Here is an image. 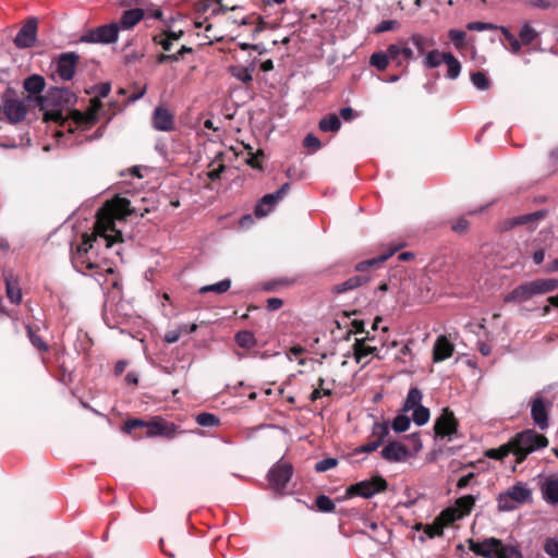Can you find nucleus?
Instances as JSON below:
<instances>
[{
	"instance_id": "51",
	"label": "nucleus",
	"mask_w": 558,
	"mask_h": 558,
	"mask_svg": "<svg viewBox=\"0 0 558 558\" xmlns=\"http://www.w3.org/2000/svg\"><path fill=\"white\" fill-rule=\"evenodd\" d=\"M499 25L487 22H470L466 24V29L472 32H484V31H499Z\"/></svg>"
},
{
	"instance_id": "27",
	"label": "nucleus",
	"mask_w": 558,
	"mask_h": 558,
	"mask_svg": "<svg viewBox=\"0 0 558 558\" xmlns=\"http://www.w3.org/2000/svg\"><path fill=\"white\" fill-rule=\"evenodd\" d=\"M46 86L45 78L39 74H33L25 78L23 83L24 89L32 94V95H38L40 94Z\"/></svg>"
},
{
	"instance_id": "18",
	"label": "nucleus",
	"mask_w": 558,
	"mask_h": 558,
	"mask_svg": "<svg viewBox=\"0 0 558 558\" xmlns=\"http://www.w3.org/2000/svg\"><path fill=\"white\" fill-rule=\"evenodd\" d=\"M177 425L174 423L167 422L165 420H153L148 426V432H144L143 435H138V437H167L173 438L177 432Z\"/></svg>"
},
{
	"instance_id": "33",
	"label": "nucleus",
	"mask_w": 558,
	"mask_h": 558,
	"mask_svg": "<svg viewBox=\"0 0 558 558\" xmlns=\"http://www.w3.org/2000/svg\"><path fill=\"white\" fill-rule=\"evenodd\" d=\"M390 62H392V59L387 49L385 51H376L369 58V64L378 71L386 70Z\"/></svg>"
},
{
	"instance_id": "61",
	"label": "nucleus",
	"mask_w": 558,
	"mask_h": 558,
	"mask_svg": "<svg viewBox=\"0 0 558 558\" xmlns=\"http://www.w3.org/2000/svg\"><path fill=\"white\" fill-rule=\"evenodd\" d=\"M424 532L429 538H434L442 534V527L440 525H427Z\"/></svg>"
},
{
	"instance_id": "58",
	"label": "nucleus",
	"mask_w": 558,
	"mask_h": 558,
	"mask_svg": "<svg viewBox=\"0 0 558 558\" xmlns=\"http://www.w3.org/2000/svg\"><path fill=\"white\" fill-rule=\"evenodd\" d=\"M50 94L52 97L64 98L65 102H70L75 97L68 88H54Z\"/></svg>"
},
{
	"instance_id": "60",
	"label": "nucleus",
	"mask_w": 558,
	"mask_h": 558,
	"mask_svg": "<svg viewBox=\"0 0 558 558\" xmlns=\"http://www.w3.org/2000/svg\"><path fill=\"white\" fill-rule=\"evenodd\" d=\"M181 337V331L178 329L169 330L163 336V341L167 343H174Z\"/></svg>"
},
{
	"instance_id": "1",
	"label": "nucleus",
	"mask_w": 558,
	"mask_h": 558,
	"mask_svg": "<svg viewBox=\"0 0 558 558\" xmlns=\"http://www.w3.org/2000/svg\"><path fill=\"white\" fill-rule=\"evenodd\" d=\"M130 214V201L121 197L107 203L97 214L95 235H84L71 255V263L78 272L94 277L99 283L105 274L112 272L105 258L98 256L97 250L100 245L110 248L122 241V232L117 229L116 220H124Z\"/></svg>"
},
{
	"instance_id": "17",
	"label": "nucleus",
	"mask_w": 558,
	"mask_h": 558,
	"mask_svg": "<svg viewBox=\"0 0 558 558\" xmlns=\"http://www.w3.org/2000/svg\"><path fill=\"white\" fill-rule=\"evenodd\" d=\"M151 125L157 131H172L174 128V116L166 107H156L151 116Z\"/></svg>"
},
{
	"instance_id": "26",
	"label": "nucleus",
	"mask_w": 558,
	"mask_h": 558,
	"mask_svg": "<svg viewBox=\"0 0 558 558\" xmlns=\"http://www.w3.org/2000/svg\"><path fill=\"white\" fill-rule=\"evenodd\" d=\"M423 393L417 387H411L402 405V412L408 413L421 407Z\"/></svg>"
},
{
	"instance_id": "63",
	"label": "nucleus",
	"mask_w": 558,
	"mask_h": 558,
	"mask_svg": "<svg viewBox=\"0 0 558 558\" xmlns=\"http://www.w3.org/2000/svg\"><path fill=\"white\" fill-rule=\"evenodd\" d=\"M339 114L344 121H350L356 116L351 107L341 108Z\"/></svg>"
},
{
	"instance_id": "15",
	"label": "nucleus",
	"mask_w": 558,
	"mask_h": 558,
	"mask_svg": "<svg viewBox=\"0 0 558 558\" xmlns=\"http://www.w3.org/2000/svg\"><path fill=\"white\" fill-rule=\"evenodd\" d=\"M458 422L454 414L449 409H444L439 417L435 421L434 429L436 435L451 438L457 433Z\"/></svg>"
},
{
	"instance_id": "48",
	"label": "nucleus",
	"mask_w": 558,
	"mask_h": 558,
	"mask_svg": "<svg viewBox=\"0 0 558 558\" xmlns=\"http://www.w3.org/2000/svg\"><path fill=\"white\" fill-rule=\"evenodd\" d=\"M472 84L480 90H486L489 88V80L485 73L478 71L471 74Z\"/></svg>"
},
{
	"instance_id": "31",
	"label": "nucleus",
	"mask_w": 558,
	"mask_h": 558,
	"mask_svg": "<svg viewBox=\"0 0 558 558\" xmlns=\"http://www.w3.org/2000/svg\"><path fill=\"white\" fill-rule=\"evenodd\" d=\"M318 126L322 132H338L341 128V121L339 116L330 113L319 121Z\"/></svg>"
},
{
	"instance_id": "9",
	"label": "nucleus",
	"mask_w": 558,
	"mask_h": 558,
	"mask_svg": "<svg viewBox=\"0 0 558 558\" xmlns=\"http://www.w3.org/2000/svg\"><path fill=\"white\" fill-rule=\"evenodd\" d=\"M289 190L290 183H283L276 192L264 195L255 205L254 215L257 218L267 216Z\"/></svg>"
},
{
	"instance_id": "49",
	"label": "nucleus",
	"mask_w": 558,
	"mask_h": 558,
	"mask_svg": "<svg viewBox=\"0 0 558 558\" xmlns=\"http://www.w3.org/2000/svg\"><path fill=\"white\" fill-rule=\"evenodd\" d=\"M316 507L322 512H332L335 510V502L331 498L326 495H319L316 497Z\"/></svg>"
},
{
	"instance_id": "19",
	"label": "nucleus",
	"mask_w": 558,
	"mask_h": 558,
	"mask_svg": "<svg viewBox=\"0 0 558 558\" xmlns=\"http://www.w3.org/2000/svg\"><path fill=\"white\" fill-rule=\"evenodd\" d=\"M381 457L389 462H401L410 457L407 446L399 441H389L381 450Z\"/></svg>"
},
{
	"instance_id": "40",
	"label": "nucleus",
	"mask_w": 558,
	"mask_h": 558,
	"mask_svg": "<svg viewBox=\"0 0 558 558\" xmlns=\"http://www.w3.org/2000/svg\"><path fill=\"white\" fill-rule=\"evenodd\" d=\"M445 61V52H440L438 50H432L427 52L424 58V65L428 69H435L439 66Z\"/></svg>"
},
{
	"instance_id": "34",
	"label": "nucleus",
	"mask_w": 558,
	"mask_h": 558,
	"mask_svg": "<svg viewBox=\"0 0 558 558\" xmlns=\"http://www.w3.org/2000/svg\"><path fill=\"white\" fill-rule=\"evenodd\" d=\"M545 215H546L545 210H536V211L531 213V214L521 215V216H519L517 218H513L510 221V227L533 223L535 221H538V220L543 219L545 217Z\"/></svg>"
},
{
	"instance_id": "20",
	"label": "nucleus",
	"mask_w": 558,
	"mask_h": 558,
	"mask_svg": "<svg viewBox=\"0 0 558 558\" xmlns=\"http://www.w3.org/2000/svg\"><path fill=\"white\" fill-rule=\"evenodd\" d=\"M145 16V12L143 9L134 8L124 11L118 22V29L120 31H129L132 29L136 24H138Z\"/></svg>"
},
{
	"instance_id": "28",
	"label": "nucleus",
	"mask_w": 558,
	"mask_h": 558,
	"mask_svg": "<svg viewBox=\"0 0 558 558\" xmlns=\"http://www.w3.org/2000/svg\"><path fill=\"white\" fill-rule=\"evenodd\" d=\"M368 281V277L365 275H356L352 276L340 284H337L335 291L337 293H342L349 290H353Z\"/></svg>"
},
{
	"instance_id": "50",
	"label": "nucleus",
	"mask_w": 558,
	"mask_h": 558,
	"mask_svg": "<svg viewBox=\"0 0 558 558\" xmlns=\"http://www.w3.org/2000/svg\"><path fill=\"white\" fill-rule=\"evenodd\" d=\"M448 37L453 43L457 49H462L465 46V32L453 28L448 32Z\"/></svg>"
},
{
	"instance_id": "13",
	"label": "nucleus",
	"mask_w": 558,
	"mask_h": 558,
	"mask_svg": "<svg viewBox=\"0 0 558 558\" xmlns=\"http://www.w3.org/2000/svg\"><path fill=\"white\" fill-rule=\"evenodd\" d=\"M469 549L476 556L484 558H494L496 549L501 546V539L496 537H486L483 541L468 539Z\"/></svg>"
},
{
	"instance_id": "24",
	"label": "nucleus",
	"mask_w": 558,
	"mask_h": 558,
	"mask_svg": "<svg viewBox=\"0 0 558 558\" xmlns=\"http://www.w3.org/2000/svg\"><path fill=\"white\" fill-rule=\"evenodd\" d=\"M507 494L513 501L517 502V507L529 501L532 497L531 490L526 487V485L522 483H517L513 485L507 490Z\"/></svg>"
},
{
	"instance_id": "38",
	"label": "nucleus",
	"mask_w": 558,
	"mask_h": 558,
	"mask_svg": "<svg viewBox=\"0 0 558 558\" xmlns=\"http://www.w3.org/2000/svg\"><path fill=\"white\" fill-rule=\"evenodd\" d=\"M408 41L409 44L411 43L416 48L420 54L423 53L427 47L433 46L435 44L432 38H428L420 33L412 34Z\"/></svg>"
},
{
	"instance_id": "59",
	"label": "nucleus",
	"mask_w": 558,
	"mask_h": 558,
	"mask_svg": "<svg viewBox=\"0 0 558 558\" xmlns=\"http://www.w3.org/2000/svg\"><path fill=\"white\" fill-rule=\"evenodd\" d=\"M380 445L375 440L371 439L367 444L357 447L355 453H369L378 449Z\"/></svg>"
},
{
	"instance_id": "11",
	"label": "nucleus",
	"mask_w": 558,
	"mask_h": 558,
	"mask_svg": "<svg viewBox=\"0 0 558 558\" xmlns=\"http://www.w3.org/2000/svg\"><path fill=\"white\" fill-rule=\"evenodd\" d=\"M550 405V401L543 396H536L531 402L532 420L541 430L548 428V410Z\"/></svg>"
},
{
	"instance_id": "7",
	"label": "nucleus",
	"mask_w": 558,
	"mask_h": 558,
	"mask_svg": "<svg viewBox=\"0 0 558 558\" xmlns=\"http://www.w3.org/2000/svg\"><path fill=\"white\" fill-rule=\"evenodd\" d=\"M119 29L114 22L86 29L78 43L109 45L118 41Z\"/></svg>"
},
{
	"instance_id": "43",
	"label": "nucleus",
	"mask_w": 558,
	"mask_h": 558,
	"mask_svg": "<svg viewBox=\"0 0 558 558\" xmlns=\"http://www.w3.org/2000/svg\"><path fill=\"white\" fill-rule=\"evenodd\" d=\"M410 424H411V420L408 415L398 414L391 423V428L396 433H403L410 427Z\"/></svg>"
},
{
	"instance_id": "22",
	"label": "nucleus",
	"mask_w": 558,
	"mask_h": 558,
	"mask_svg": "<svg viewBox=\"0 0 558 558\" xmlns=\"http://www.w3.org/2000/svg\"><path fill=\"white\" fill-rule=\"evenodd\" d=\"M542 496L547 504L558 505V475H550L545 478L542 485Z\"/></svg>"
},
{
	"instance_id": "57",
	"label": "nucleus",
	"mask_w": 558,
	"mask_h": 558,
	"mask_svg": "<svg viewBox=\"0 0 558 558\" xmlns=\"http://www.w3.org/2000/svg\"><path fill=\"white\" fill-rule=\"evenodd\" d=\"M154 41L162 47L163 50L169 51L172 46V40L169 35L160 34L154 37Z\"/></svg>"
},
{
	"instance_id": "25",
	"label": "nucleus",
	"mask_w": 558,
	"mask_h": 558,
	"mask_svg": "<svg viewBox=\"0 0 558 558\" xmlns=\"http://www.w3.org/2000/svg\"><path fill=\"white\" fill-rule=\"evenodd\" d=\"M4 281L8 299L13 304H20L22 301V291L16 279L12 275H7Z\"/></svg>"
},
{
	"instance_id": "30",
	"label": "nucleus",
	"mask_w": 558,
	"mask_h": 558,
	"mask_svg": "<svg viewBox=\"0 0 558 558\" xmlns=\"http://www.w3.org/2000/svg\"><path fill=\"white\" fill-rule=\"evenodd\" d=\"M444 63L447 65L446 76L449 80H456L461 73V63L460 61L451 53L445 52V61Z\"/></svg>"
},
{
	"instance_id": "42",
	"label": "nucleus",
	"mask_w": 558,
	"mask_h": 558,
	"mask_svg": "<svg viewBox=\"0 0 558 558\" xmlns=\"http://www.w3.org/2000/svg\"><path fill=\"white\" fill-rule=\"evenodd\" d=\"M509 453H512V449L510 444L508 442L506 445L500 446L499 448H493L487 450L486 457L490 459L502 460L504 458L509 456Z\"/></svg>"
},
{
	"instance_id": "54",
	"label": "nucleus",
	"mask_w": 558,
	"mask_h": 558,
	"mask_svg": "<svg viewBox=\"0 0 558 558\" xmlns=\"http://www.w3.org/2000/svg\"><path fill=\"white\" fill-rule=\"evenodd\" d=\"M533 8L541 10L555 9L558 7V0H530Z\"/></svg>"
},
{
	"instance_id": "10",
	"label": "nucleus",
	"mask_w": 558,
	"mask_h": 558,
	"mask_svg": "<svg viewBox=\"0 0 558 558\" xmlns=\"http://www.w3.org/2000/svg\"><path fill=\"white\" fill-rule=\"evenodd\" d=\"M80 56L74 52L61 53L54 63V71L62 81H70L75 75Z\"/></svg>"
},
{
	"instance_id": "41",
	"label": "nucleus",
	"mask_w": 558,
	"mask_h": 558,
	"mask_svg": "<svg viewBox=\"0 0 558 558\" xmlns=\"http://www.w3.org/2000/svg\"><path fill=\"white\" fill-rule=\"evenodd\" d=\"M430 417L429 409L426 407H416V409L413 410L412 413V420L417 426L425 425Z\"/></svg>"
},
{
	"instance_id": "29",
	"label": "nucleus",
	"mask_w": 558,
	"mask_h": 558,
	"mask_svg": "<svg viewBox=\"0 0 558 558\" xmlns=\"http://www.w3.org/2000/svg\"><path fill=\"white\" fill-rule=\"evenodd\" d=\"M364 341V339H356L354 343V357L356 362L361 363L363 359L368 356L369 354H376L378 359H381V356L377 354V348L365 345Z\"/></svg>"
},
{
	"instance_id": "53",
	"label": "nucleus",
	"mask_w": 558,
	"mask_h": 558,
	"mask_svg": "<svg viewBox=\"0 0 558 558\" xmlns=\"http://www.w3.org/2000/svg\"><path fill=\"white\" fill-rule=\"evenodd\" d=\"M338 464V460L336 458H325L320 461H318L315 464V471L316 472H326L332 468H335Z\"/></svg>"
},
{
	"instance_id": "56",
	"label": "nucleus",
	"mask_w": 558,
	"mask_h": 558,
	"mask_svg": "<svg viewBox=\"0 0 558 558\" xmlns=\"http://www.w3.org/2000/svg\"><path fill=\"white\" fill-rule=\"evenodd\" d=\"M303 145L311 150H318L322 146L320 141L314 134H307L303 141Z\"/></svg>"
},
{
	"instance_id": "21",
	"label": "nucleus",
	"mask_w": 558,
	"mask_h": 558,
	"mask_svg": "<svg viewBox=\"0 0 558 558\" xmlns=\"http://www.w3.org/2000/svg\"><path fill=\"white\" fill-rule=\"evenodd\" d=\"M454 347L446 336H439L433 348V361L435 363L449 359L453 353Z\"/></svg>"
},
{
	"instance_id": "64",
	"label": "nucleus",
	"mask_w": 558,
	"mask_h": 558,
	"mask_svg": "<svg viewBox=\"0 0 558 558\" xmlns=\"http://www.w3.org/2000/svg\"><path fill=\"white\" fill-rule=\"evenodd\" d=\"M238 80H240L242 83H250L253 80L252 73L247 69L241 70L238 74H235Z\"/></svg>"
},
{
	"instance_id": "23",
	"label": "nucleus",
	"mask_w": 558,
	"mask_h": 558,
	"mask_svg": "<svg viewBox=\"0 0 558 558\" xmlns=\"http://www.w3.org/2000/svg\"><path fill=\"white\" fill-rule=\"evenodd\" d=\"M401 247H402V245H396V246L389 247L387 251H385L377 257H373V258L360 262L355 268L359 271H365L371 267H375V266L386 262L387 259H389Z\"/></svg>"
},
{
	"instance_id": "3",
	"label": "nucleus",
	"mask_w": 558,
	"mask_h": 558,
	"mask_svg": "<svg viewBox=\"0 0 558 558\" xmlns=\"http://www.w3.org/2000/svg\"><path fill=\"white\" fill-rule=\"evenodd\" d=\"M558 289V279L538 278L526 281L515 287L505 299V303L522 304L531 301L534 296L544 295Z\"/></svg>"
},
{
	"instance_id": "52",
	"label": "nucleus",
	"mask_w": 558,
	"mask_h": 558,
	"mask_svg": "<svg viewBox=\"0 0 558 558\" xmlns=\"http://www.w3.org/2000/svg\"><path fill=\"white\" fill-rule=\"evenodd\" d=\"M498 509L500 511H511L517 509V502L513 501L510 496H508L507 492L505 494H500L497 498Z\"/></svg>"
},
{
	"instance_id": "45",
	"label": "nucleus",
	"mask_w": 558,
	"mask_h": 558,
	"mask_svg": "<svg viewBox=\"0 0 558 558\" xmlns=\"http://www.w3.org/2000/svg\"><path fill=\"white\" fill-rule=\"evenodd\" d=\"M149 422H146L141 418H129L124 422L123 430L125 433H132L136 428H142L145 432H148Z\"/></svg>"
},
{
	"instance_id": "5",
	"label": "nucleus",
	"mask_w": 558,
	"mask_h": 558,
	"mask_svg": "<svg viewBox=\"0 0 558 558\" xmlns=\"http://www.w3.org/2000/svg\"><path fill=\"white\" fill-rule=\"evenodd\" d=\"M499 32L509 44V46H505V48L512 54H519L522 46H530L539 38V32H537L529 22H524L521 25L519 38H517L510 29L504 25H500Z\"/></svg>"
},
{
	"instance_id": "2",
	"label": "nucleus",
	"mask_w": 558,
	"mask_h": 558,
	"mask_svg": "<svg viewBox=\"0 0 558 558\" xmlns=\"http://www.w3.org/2000/svg\"><path fill=\"white\" fill-rule=\"evenodd\" d=\"M100 107L101 105L98 100H92L86 112L74 110L71 112L70 118L62 123L63 130L76 134L75 144H83L84 142L98 140L102 136V128H98L90 135L86 134L97 123Z\"/></svg>"
},
{
	"instance_id": "16",
	"label": "nucleus",
	"mask_w": 558,
	"mask_h": 558,
	"mask_svg": "<svg viewBox=\"0 0 558 558\" xmlns=\"http://www.w3.org/2000/svg\"><path fill=\"white\" fill-rule=\"evenodd\" d=\"M37 35V20L35 17H31L27 22L20 28L15 38L14 45L17 48H31L34 46L36 41Z\"/></svg>"
},
{
	"instance_id": "6",
	"label": "nucleus",
	"mask_w": 558,
	"mask_h": 558,
	"mask_svg": "<svg viewBox=\"0 0 558 558\" xmlns=\"http://www.w3.org/2000/svg\"><path fill=\"white\" fill-rule=\"evenodd\" d=\"M293 475V465L283 460H278L268 471L267 481L270 488L277 495H283L287 484Z\"/></svg>"
},
{
	"instance_id": "36",
	"label": "nucleus",
	"mask_w": 558,
	"mask_h": 558,
	"mask_svg": "<svg viewBox=\"0 0 558 558\" xmlns=\"http://www.w3.org/2000/svg\"><path fill=\"white\" fill-rule=\"evenodd\" d=\"M389 435V425L387 422H377L372 427L371 438L378 442L384 444L385 439Z\"/></svg>"
},
{
	"instance_id": "32",
	"label": "nucleus",
	"mask_w": 558,
	"mask_h": 558,
	"mask_svg": "<svg viewBox=\"0 0 558 558\" xmlns=\"http://www.w3.org/2000/svg\"><path fill=\"white\" fill-rule=\"evenodd\" d=\"M494 558H523V554L517 545L505 544L501 541V546L496 549Z\"/></svg>"
},
{
	"instance_id": "47",
	"label": "nucleus",
	"mask_w": 558,
	"mask_h": 558,
	"mask_svg": "<svg viewBox=\"0 0 558 558\" xmlns=\"http://www.w3.org/2000/svg\"><path fill=\"white\" fill-rule=\"evenodd\" d=\"M27 329V336L31 341V343L39 351L46 352L48 351L47 343L39 337L32 328L31 325L26 326Z\"/></svg>"
},
{
	"instance_id": "39",
	"label": "nucleus",
	"mask_w": 558,
	"mask_h": 558,
	"mask_svg": "<svg viewBox=\"0 0 558 558\" xmlns=\"http://www.w3.org/2000/svg\"><path fill=\"white\" fill-rule=\"evenodd\" d=\"M230 287H231V280L230 279H223V280H221L219 282L201 287L198 292L201 294H205V293H208V292H214V293H217V294H222V293L227 292L230 289Z\"/></svg>"
},
{
	"instance_id": "8",
	"label": "nucleus",
	"mask_w": 558,
	"mask_h": 558,
	"mask_svg": "<svg viewBox=\"0 0 558 558\" xmlns=\"http://www.w3.org/2000/svg\"><path fill=\"white\" fill-rule=\"evenodd\" d=\"M387 488V482L381 477H375L369 481H361L347 488V495L361 496L363 498H371L375 494L380 493Z\"/></svg>"
},
{
	"instance_id": "46",
	"label": "nucleus",
	"mask_w": 558,
	"mask_h": 558,
	"mask_svg": "<svg viewBox=\"0 0 558 558\" xmlns=\"http://www.w3.org/2000/svg\"><path fill=\"white\" fill-rule=\"evenodd\" d=\"M543 549L550 558H558V536L547 537L544 541Z\"/></svg>"
},
{
	"instance_id": "44",
	"label": "nucleus",
	"mask_w": 558,
	"mask_h": 558,
	"mask_svg": "<svg viewBox=\"0 0 558 558\" xmlns=\"http://www.w3.org/2000/svg\"><path fill=\"white\" fill-rule=\"evenodd\" d=\"M196 423L199 426L213 427L218 426L220 421L215 414L203 412L196 416Z\"/></svg>"
},
{
	"instance_id": "14",
	"label": "nucleus",
	"mask_w": 558,
	"mask_h": 558,
	"mask_svg": "<svg viewBox=\"0 0 558 558\" xmlns=\"http://www.w3.org/2000/svg\"><path fill=\"white\" fill-rule=\"evenodd\" d=\"M392 62L397 66L403 65L404 62H410L415 59L413 49L409 46L407 39H400L395 44H390L387 47Z\"/></svg>"
},
{
	"instance_id": "4",
	"label": "nucleus",
	"mask_w": 558,
	"mask_h": 558,
	"mask_svg": "<svg viewBox=\"0 0 558 558\" xmlns=\"http://www.w3.org/2000/svg\"><path fill=\"white\" fill-rule=\"evenodd\" d=\"M512 453L517 457L518 462H522L530 453L535 450L547 447V438L536 433L534 429H526L517 434L509 441Z\"/></svg>"
},
{
	"instance_id": "37",
	"label": "nucleus",
	"mask_w": 558,
	"mask_h": 558,
	"mask_svg": "<svg viewBox=\"0 0 558 558\" xmlns=\"http://www.w3.org/2000/svg\"><path fill=\"white\" fill-rule=\"evenodd\" d=\"M235 343L243 349H251L255 347L256 339L252 331L241 330L234 336Z\"/></svg>"
},
{
	"instance_id": "12",
	"label": "nucleus",
	"mask_w": 558,
	"mask_h": 558,
	"mask_svg": "<svg viewBox=\"0 0 558 558\" xmlns=\"http://www.w3.org/2000/svg\"><path fill=\"white\" fill-rule=\"evenodd\" d=\"M2 110L8 121L12 124L23 121L27 113L25 105L16 98L9 97L8 94L3 96Z\"/></svg>"
},
{
	"instance_id": "55",
	"label": "nucleus",
	"mask_w": 558,
	"mask_h": 558,
	"mask_svg": "<svg viewBox=\"0 0 558 558\" xmlns=\"http://www.w3.org/2000/svg\"><path fill=\"white\" fill-rule=\"evenodd\" d=\"M399 26L398 21L396 20H384L381 21L375 28L376 34L385 33L392 31Z\"/></svg>"
},
{
	"instance_id": "62",
	"label": "nucleus",
	"mask_w": 558,
	"mask_h": 558,
	"mask_svg": "<svg viewBox=\"0 0 558 558\" xmlns=\"http://www.w3.org/2000/svg\"><path fill=\"white\" fill-rule=\"evenodd\" d=\"M283 302L279 298H270L267 300V310L277 311L282 306Z\"/></svg>"
},
{
	"instance_id": "35",
	"label": "nucleus",
	"mask_w": 558,
	"mask_h": 558,
	"mask_svg": "<svg viewBox=\"0 0 558 558\" xmlns=\"http://www.w3.org/2000/svg\"><path fill=\"white\" fill-rule=\"evenodd\" d=\"M475 497L473 495H465L456 500V510L459 512V517H463L469 514L474 505H475Z\"/></svg>"
}]
</instances>
